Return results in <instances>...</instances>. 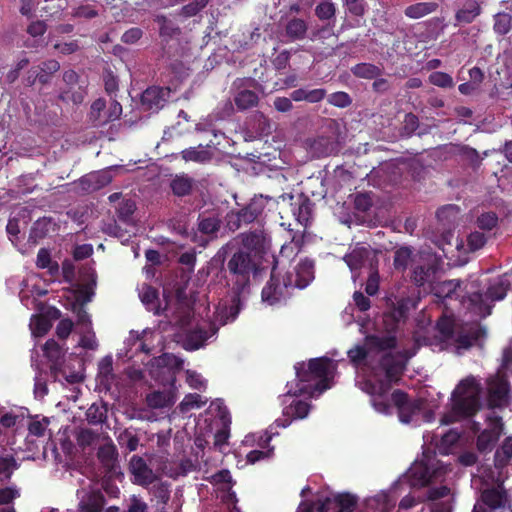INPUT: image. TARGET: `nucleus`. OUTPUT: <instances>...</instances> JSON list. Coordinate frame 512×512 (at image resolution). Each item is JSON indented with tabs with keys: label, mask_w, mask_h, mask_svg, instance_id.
Wrapping results in <instances>:
<instances>
[{
	"label": "nucleus",
	"mask_w": 512,
	"mask_h": 512,
	"mask_svg": "<svg viewBox=\"0 0 512 512\" xmlns=\"http://www.w3.org/2000/svg\"><path fill=\"white\" fill-rule=\"evenodd\" d=\"M328 102L333 106L345 108L351 104V98L348 93L338 91L329 96Z\"/></svg>",
	"instance_id": "56"
},
{
	"label": "nucleus",
	"mask_w": 512,
	"mask_h": 512,
	"mask_svg": "<svg viewBox=\"0 0 512 512\" xmlns=\"http://www.w3.org/2000/svg\"><path fill=\"white\" fill-rule=\"evenodd\" d=\"M187 383L191 389H205L207 383L203 377L195 371H187Z\"/></svg>",
	"instance_id": "58"
},
{
	"label": "nucleus",
	"mask_w": 512,
	"mask_h": 512,
	"mask_svg": "<svg viewBox=\"0 0 512 512\" xmlns=\"http://www.w3.org/2000/svg\"><path fill=\"white\" fill-rule=\"evenodd\" d=\"M512 18L509 14L501 13L495 18L494 29L500 35L507 34L511 29Z\"/></svg>",
	"instance_id": "50"
},
{
	"label": "nucleus",
	"mask_w": 512,
	"mask_h": 512,
	"mask_svg": "<svg viewBox=\"0 0 512 512\" xmlns=\"http://www.w3.org/2000/svg\"><path fill=\"white\" fill-rule=\"evenodd\" d=\"M16 469L17 463L13 456H0V481L10 479Z\"/></svg>",
	"instance_id": "42"
},
{
	"label": "nucleus",
	"mask_w": 512,
	"mask_h": 512,
	"mask_svg": "<svg viewBox=\"0 0 512 512\" xmlns=\"http://www.w3.org/2000/svg\"><path fill=\"white\" fill-rule=\"evenodd\" d=\"M272 454V449L263 451V450H252L247 454V462L250 464H254L257 461L270 458Z\"/></svg>",
	"instance_id": "61"
},
{
	"label": "nucleus",
	"mask_w": 512,
	"mask_h": 512,
	"mask_svg": "<svg viewBox=\"0 0 512 512\" xmlns=\"http://www.w3.org/2000/svg\"><path fill=\"white\" fill-rule=\"evenodd\" d=\"M128 512H147V504L136 496H133Z\"/></svg>",
	"instance_id": "64"
},
{
	"label": "nucleus",
	"mask_w": 512,
	"mask_h": 512,
	"mask_svg": "<svg viewBox=\"0 0 512 512\" xmlns=\"http://www.w3.org/2000/svg\"><path fill=\"white\" fill-rule=\"evenodd\" d=\"M437 8L438 3L435 1L418 2L409 5L406 10H404V14H406V17L411 19H419L432 12H435Z\"/></svg>",
	"instance_id": "31"
},
{
	"label": "nucleus",
	"mask_w": 512,
	"mask_h": 512,
	"mask_svg": "<svg viewBox=\"0 0 512 512\" xmlns=\"http://www.w3.org/2000/svg\"><path fill=\"white\" fill-rule=\"evenodd\" d=\"M154 336V332L148 331H144L141 338H139L137 335L131 334L127 340V345L132 343L135 346V350H140L143 353L148 354L150 353V347L147 344V341Z\"/></svg>",
	"instance_id": "43"
},
{
	"label": "nucleus",
	"mask_w": 512,
	"mask_h": 512,
	"mask_svg": "<svg viewBox=\"0 0 512 512\" xmlns=\"http://www.w3.org/2000/svg\"><path fill=\"white\" fill-rule=\"evenodd\" d=\"M25 426L24 411L20 409L8 410L0 405V447L9 448L15 454L21 450L22 446L17 444V439L23 436Z\"/></svg>",
	"instance_id": "10"
},
{
	"label": "nucleus",
	"mask_w": 512,
	"mask_h": 512,
	"mask_svg": "<svg viewBox=\"0 0 512 512\" xmlns=\"http://www.w3.org/2000/svg\"><path fill=\"white\" fill-rule=\"evenodd\" d=\"M210 409L211 411L217 412V417L221 422L220 429H218L214 435V445L219 450H222L223 446L226 445L227 439L229 437L230 418L228 416L226 407L219 399L211 403Z\"/></svg>",
	"instance_id": "22"
},
{
	"label": "nucleus",
	"mask_w": 512,
	"mask_h": 512,
	"mask_svg": "<svg viewBox=\"0 0 512 512\" xmlns=\"http://www.w3.org/2000/svg\"><path fill=\"white\" fill-rule=\"evenodd\" d=\"M130 471L134 478V483L141 486H148L158 479V475L147 465L139 456H132L130 460Z\"/></svg>",
	"instance_id": "23"
},
{
	"label": "nucleus",
	"mask_w": 512,
	"mask_h": 512,
	"mask_svg": "<svg viewBox=\"0 0 512 512\" xmlns=\"http://www.w3.org/2000/svg\"><path fill=\"white\" fill-rule=\"evenodd\" d=\"M139 298L146 309L153 311L155 314L160 313V307L157 305V290L148 284H143L139 289Z\"/></svg>",
	"instance_id": "32"
},
{
	"label": "nucleus",
	"mask_w": 512,
	"mask_h": 512,
	"mask_svg": "<svg viewBox=\"0 0 512 512\" xmlns=\"http://www.w3.org/2000/svg\"><path fill=\"white\" fill-rule=\"evenodd\" d=\"M170 89L168 87L152 86L146 88L141 95V106L146 111H159L168 100Z\"/></svg>",
	"instance_id": "20"
},
{
	"label": "nucleus",
	"mask_w": 512,
	"mask_h": 512,
	"mask_svg": "<svg viewBox=\"0 0 512 512\" xmlns=\"http://www.w3.org/2000/svg\"><path fill=\"white\" fill-rule=\"evenodd\" d=\"M297 380L287 384V391L282 395L284 420L277 419L276 424L288 426L294 419H305L310 405L305 399L316 397L331 388V381L336 372V362L323 357L301 362L295 365Z\"/></svg>",
	"instance_id": "3"
},
{
	"label": "nucleus",
	"mask_w": 512,
	"mask_h": 512,
	"mask_svg": "<svg viewBox=\"0 0 512 512\" xmlns=\"http://www.w3.org/2000/svg\"><path fill=\"white\" fill-rule=\"evenodd\" d=\"M198 227L201 232L211 234L218 230L219 222L215 218H204L200 220Z\"/></svg>",
	"instance_id": "59"
},
{
	"label": "nucleus",
	"mask_w": 512,
	"mask_h": 512,
	"mask_svg": "<svg viewBox=\"0 0 512 512\" xmlns=\"http://www.w3.org/2000/svg\"><path fill=\"white\" fill-rule=\"evenodd\" d=\"M112 180L111 168L87 174L80 180L82 189L90 192L101 189Z\"/></svg>",
	"instance_id": "25"
},
{
	"label": "nucleus",
	"mask_w": 512,
	"mask_h": 512,
	"mask_svg": "<svg viewBox=\"0 0 512 512\" xmlns=\"http://www.w3.org/2000/svg\"><path fill=\"white\" fill-rule=\"evenodd\" d=\"M481 501L492 511L503 508L508 501L507 491L503 484H500L497 488L484 489L481 493Z\"/></svg>",
	"instance_id": "24"
},
{
	"label": "nucleus",
	"mask_w": 512,
	"mask_h": 512,
	"mask_svg": "<svg viewBox=\"0 0 512 512\" xmlns=\"http://www.w3.org/2000/svg\"><path fill=\"white\" fill-rule=\"evenodd\" d=\"M207 398L202 397L197 393L187 394L180 404V409L183 413H187L193 409H198L207 403Z\"/></svg>",
	"instance_id": "37"
},
{
	"label": "nucleus",
	"mask_w": 512,
	"mask_h": 512,
	"mask_svg": "<svg viewBox=\"0 0 512 512\" xmlns=\"http://www.w3.org/2000/svg\"><path fill=\"white\" fill-rule=\"evenodd\" d=\"M394 504L395 500L392 499L386 491H381L365 500L366 508L373 512H390Z\"/></svg>",
	"instance_id": "27"
},
{
	"label": "nucleus",
	"mask_w": 512,
	"mask_h": 512,
	"mask_svg": "<svg viewBox=\"0 0 512 512\" xmlns=\"http://www.w3.org/2000/svg\"><path fill=\"white\" fill-rule=\"evenodd\" d=\"M512 458V437H507L500 448L495 452L494 464L498 469H503L507 466Z\"/></svg>",
	"instance_id": "34"
},
{
	"label": "nucleus",
	"mask_w": 512,
	"mask_h": 512,
	"mask_svg": "<svg viewBox=\"0 0 512 512\" xmlns=\"http://www.w3.org/2000/svg\"><path fill=\"white\" fill-rule=\"evenodd\" d=\"M482 387L474 376L460 381L450 395V423L454 417H474L482 408Z\"/></svg>",
	"instance_id": "8"
},
{
	"label": "nucleus",
	"mask_w": 512,
	"mask_h": 512,
	"mask_svg": "<svg viewBox=\"0 0 512 512\" xmlns=\"http://www.w3.org/2000/svg\"><path fill=\"white\" fill-rule=\"evenodd\" d=\"M122 106L119 102L109 99L107 105L104 99H97L90 107V120L95 125H104L119 118L122 114Z\"/></svg>",
	"instance_id": "16"
},
{
	"label": "nucleus",
	"mask_w": 512,
	"mask_h": 512,
	"mask_svg": "<svg viewBox=\"0 0 512 512\" xmlns=\"http://www.w3.org/2000/svg\"><path fill=\"white\" fill-rule=\"evenodd\" d=\"M210 480L214 485L218 486L219 489L224 491H229L232 487L231 475L227 470H222L217 474H213L210 477Z\"/></svg>",
	"instance_id": "46"
},
{
	"label": "nucleus",
	"mask_w": 512,
	"mask_h": 512,
	"mask_svg": "<svg viewBox=\"0 0 512 512\" xmlns=\"http://www.w3.org/2000/svg\"><path fill=\"white\" fill-rule=\"evenodd\" d=\"M487 406L489 409L503 408L507 406L510 395V383L508 377L498 372L486 380Z\"/></svg>",
	"instance_id": "11"
},
{
	"label": "nucleus",
	"mask_w": 512,
	"mask_h": 512,
	"mask_svg": "<svg viewBox=\"0 0 512 512\" xmlns=\"http://www.w3.org/2000/svg\"><path fill=\"white\" fill-rule=\"evenodd\" d=\"M73 329V322L70 319H63L56 327V335L60 338L66 339Z\"/></svg>",
	"instance_id": "60"
},
{
	"label": "nucleus",
	"mask_w": 512,
	"mask_h": 512,
	"mask_svg": "<svg viewBox=\"0 0 512 512\" xmlns=\"http://www.w3.org/2000/svg\"><path fill=\"white\" fill-rule=\"evenodd\" d=\"M486 241H487V239H486V236L484 235V233L479 232V231H474V232L470 233V235L468 236V239H467L469 251L480 250L481 248L484 247V245L486 244Z\"/></svg>",
	"instance_id": "53"
},
{
	"label": "nucleus",
	"mask_w": 512,
	"mask_h": 512,
	"mask_svg": "<svg viewBox=\"0 0 512 512\" xmlns=\"http://www.w3.org/2000/svg\"><path fill=\"white\" fill-rule=\"evenodd\" d=\"M454 317L450 314V349L456 356H463L473 347L482 350L488 335L487 328L481 323H471L454 327Z\"/></svg>",
	"instance_id": "9"
},
{
	"label": "nucleus",
	"mask_w": 512,
	"mask_h": 512,
	"mask_svg": "<svg viewBox=\"0 0 512 512\" xmlns=\"http://www.w3.org/2000/svg\"><path fill=\"white\" fill-rule=\"evenodd\" d=\"M412 262V250L409 248H400L395 251L394 266L398 270L407 269Z\"/></svg>",
	"instance_id": "44"
},
{
	"label": "nucleus",
	"mask_w": 512,
	"mask_h": 512,
	"mask_svg": "<svg viewBox=\"0 0 512 512\" xmlns=\"http://www.w3.org/2000/svg\"><path fill=\"white\" fill-rule=\"evenodd\" d=\"M425 449L394 487L407 482L411 487H429L427 498L436 501L447 494V467L438 456L448 455V431L424 435Z\"/></svg>",
	"instance_id": "4"
},
{
	"label": "nucleus",
	"mask_w": 512,
	"mask_h": 512,
	"mask_svg": "<svg viewBox=\"0 0 512 512\" xmlns=\"http://www.w3.org/2000/svg\"><path fill=\"white\" fill-rule=\"evenodd\" d=\"M356 498L350 494H335L327 497L317 506L319 512H352L356 505Z\"/></svg>",
	"instance_id": "21"
},
{
	"label": "nucleus",
	"mask_w": 512,
	"mask_h": 512,
	"mask_svg": "<svg viewBox=\"0 0 512 512\" xmlns=\"http://www.w3.org/2000/svg\"><path fill=\"white\" fill-rule=\"evenodd\" d=\"M315 14L322 20H328L335 15V6L331 1L324 0L315 7Z\"/></svg>",
	"instance_id": "48"
},
{
	"label": "nucleus",
	"mask_w": 512,
	"mask_h": 512,
	"mask_svg": "<svg viewBox=\"0 0 512 512\" xmlns=\"http://www.w3.org/2000/svg\"><path fill=\"white\" fill-rule=\"evenodd\" d=\"M182 158L186 162H195L205 164L212 160V152L205 146L190 147L181 152Z\"/></svg>",
	"instance_id": "29"
},
{
	"label": "nucleus",
	"mask_w": 512,
	"mask_h": 512,
	"mask_svg": "<svg viewBox=\"0 0 512 512\" xmlns=\"http://www.w3.org/2000/svg\"><path fill=\"white\" fill-rule=\"evenodd\" d=\"M311 214V203L304 199L299 203L297 209H294V215L301 225H307Z\"/></svg>",
	"instance_id": "47"
},
{
	"label": "nucleus",
	"mask_w": 512,
	"mask_h": 512,
	"mask_svg": "<svg viewBox=\"0 0 512 512\" xmlns=\"http://www.w3.org/2000/svg\"><path fill=\"white\" fill-rule=\"evenodd\" d=\"M51 222L47 219H42L37 221L34 226H32V231H30V238L39 239L43 238L50 229Z\"/></svg>",
	"instance_id": "54"
},
{
	"label": "nucleus",
	"mask_w": 512,
	"mask_h": 512,
	"mask_svg": "<svg viewBox=\"0 0 512 512\" xmlns=\"http://www.w3.org/2000/svg\"><path fill=\"white\" fill-rule=\"evenodd\" d=\"M28 427V434L24 439V444L22 445L23 450L34 451L38 448V443H44L51 438V433L48 429L49 420L48 418H34L28 423L26 422Z\"/></svg>",
	"instance_id": "17"
},
{
	"label": "nucleus",
	"mask_w": 512,
	"mask_h": 512,
	"mask_svg": "<svg viewBox=\"0 0 512 512\" xmlns=\"http://www.w3.org/2000/svg\"><path fill=\"white\" fill-rule=\"evenodd\" d=\"M175 401V396L172 390L154 391L146 395V403L153 409L165 408L172 405Z\"/></svg>",
	"instance_id": "30"
},
{
	"label": "nucleus",
	"mask_w": 512,
	"mask_h": 512,
	"mask_svg": "<svg viewBox=\"0 0 512 512\" xmlns=\"http://www.w3.org/2000/svg\"><path fill=\"white\" fill-rule=\"evenodd\" d=\"M47 293L46 288L41 283L38 275L32 274L26 276L21 283L19 297L22 305L27 308H32L37 305V297L43 296Z\"/></svg>",
	"instance_id": "19"
},
{
	"label": "nucleus",
	"mask_w": 512,
	"mask_h": 512,
	"mask_svg": "<svg viewBox=\"0 0 512 512\" xmlns=\"http://www.w3.org/2000/svg\"><path fill=\"white\" fill-rule=\"evenodd\" d=\"M480 14V6L476 0H468L455 14V25L472 23Z\"/></svg>",
	"instance_id": "28"
},
{
	"label": "nucleus",
	"mask_w": 512,
	"mask_h": 512,
	"mask_svg": "<svg viewBox=\"0 0 512 512\" xmlns=\"http://www.w3.org/2000/svg\"><path fill=\"white\" fill-rule=\"evenodd\" d=\"M272 198L266 196H255L249 204L239 213H230L227 215V225L230 230H236L241 223H252L263 213L269 201Z\"/></svg>",
	"instance_id": "14"
},
{
	"label": "nucleus",
	"mask_w": 512,
	"mask_h": 512,
	"mask_svg": "<svg viewBox=\"0 0 512 512\" xmlns=\"http://www.w3.org/2000/svg\"><path fill=\"white\" fill-rule=\"evenodd\" d=\"M96 285V276L90 273V282L70 290L66 294V307L70 308L77 316V324L80 327L79 346L84 349L96 350L98 342L95 332L91 327V317L83 308L85 304L91 302L94 297V288Z\"/></svg>",
	"instance_id": "7"
},
{
	"label": "nucleus",
	"mask_w": 512,
	"mask_h": 512,
	"mask_svg": "<svg viewBox=\"0 0 512 512\" xmlns=\"http://www.w3.org/2000/svg\"><path fill=\"white\" fill-rule=\"evenodd\" d=\"M497 223L498 216L494 212L483 213L477 218V226L483 230L489 231L492 228H495L497 226Z\"/></svg>",
	"instance_id": "49"
},
{
	"label": "nucleus",
	"mask_w": 512,
	"mask_h": 512,
	"mask_svg": "<svg viewBox=\"0 0 512 512\" xmlns=\"http://www.w3.org/2000/svg\"><path fill=\"white\" fill-rule=\"evenodd\" d=\"M183 360L172 354H163L150 363L151 376L161 384L174 383V370L180 369Z\"/></svg>",
	"instance_id": "13"
},
{
	"label": "nucleus",
	"mask_w": 512,
	"mask_h": 512,
	"mask_svg": "<svg viewBox=\"0 0 512 512\" xmlns=\"http://www.w3.org/2000/svg\"><path fill=\"white\" fill-rule=\"evenodd\" d=\"M117 456L116 448L112 442H106L99 447L98 457L105 466H111Z\"/></svg>",
	"instance_id": "41"
},
{
	"label": "nucleus",
	"mask_w": 512,
	"mask_h": 512,
	"mask_svg": "<svg viewBox=\"0 0 512 512\" xmlns=\"http://www.w3.org/2000/svg\"><path fill=\"white\" fill-rule=\"evenodd\" d=\"M343 260L348 264L352 272V279L356 281L359 276L358 271L364 267L372 269L376 267L375 253L368 247L360 246L353 249L343 257Z\"/></svg>",
	"instance_id": "18"
},
{
	"label": "nucleus",
	"mask_w": 512,
	"mask_h": 512,
	"mask_svg": "<svg viewBox=\"0 0 512 512\" xmlns=\"http://www.w3.org/2000/svg\"><path fill=\"white\" fill-rule=\"evenodd\" d=\"M20 497V491L16 486L0 488V512H16L14 500Z\"/></svg>",
	"instance_id": "33"
},
{
	"label": "nucleus",
	"mask_w": 512,
	"mask_h": 512,
	"mask_svg": "<svg viewBox=\"0 0 512 512\" xmlns=\"http://www.w3.org/2000/svg\"><path fill=\"white\" fill-rule=\"evenodd\" d=\"M487 427L477 437L476 447L480 453L490 452L496 447L504 430V423L500 416L486 417Z\"/></svg>",
	"instance_id": "15"
},
{
	"label": "nucleus",
	"mask_w": 512,
	"mask_h": 512,
	"mask_svg": "<svg viewBox=\"0 0 512 512\" xmlns=\"http://www.w3.org/2000/svg\"><path fill=\"white\" fill-rule=\"evenodd\" d=\"M258 102L256 93L249 89L241 90L234 96V103L240 110H247L254 107Z\"/></svg>",
	"instance_id": "36"
},
{
	"label": "nucleus",
	"mask_w": 512,
	"mask_h": 512,
	"mask_svg": "<svg viewBox=\"0 0 512 512\" xmlns=\"http://www.w3.org/2000/svg\"><path fill=\"white\" fill-rule=\"evenodd\" d=\"M379 281V273L376 271V267H373L370 269V274L368 276L365 287V291L368 295L373 296L376 294V292L379 290Z\"/></svg>",
	"instance_id": "55"
},
{
	"label": "nucleus",
	"mask_w": 512,
	"mask_h": 512,
	"mask_svg": "<svg viewBox=\"0 0 512 512\" xmlns=\"http://www.w3.org/2000/svg\"><path fill=\"white\" fill-rule=\"evenodd\" d=\"M209 0H194L182 8L181 14L185 18L195 16L199 11L204 9Z\"/></svg>",
	"instance_id": "52"
},
{
	"label": "nucleus",
	"mask_w": 512,
	"mask_h": 512,
	"mask_svg": "<svg viewBox=\"0 0 512 512\" xmlns=\"http://www.w3.org/2000/svg\"><path fill=\"white\" fill-rule=\"evenodd\" d=\"M118 441H120V445L122 447H125L130 452L136 450L139 445L138 438L129 431H125L124 433H122Z\"/></svg>",
	"instance_id": "57"
},
{
	"label": "nucleus",
	"mask_w": 512,
	"mask_h": 512,
	"mask_svg": "<svg viewBox=\"0 0 512 512\" xmlns=\"http://www.w3.org/2000/svg\"><path fill=\"white\" fill-rule=\"evenodd\" d=\"M298 251L299 247L294 242L282 246L275 260L270 281L262 289L263 303L276 305L285 300L293 289H303L314 279V263L308 258L297 262L294 260L286 268V261Z\"/></svg>",
	"instance_id": "5"
},
{
	"label": "nucleus",
	"mask_w": 512,
	"mask_h": 512,
	"mask_svg": "<svg viewBox=\"0 0 512 512\" xmlns=\"http://www.w3.org/2000/svg\"><path fill=\"white\" fill-rule=\"evenodd\" d=\"M353 73L357 77L373 79L381 74V69L370 63H360L353 67Z\"/></svg>",
	"instance_id": "39"
},
{
	"label": "nucleus",
	"mask_w": 512,
	"mask_h": 512,
	"mask_svg": "<svg viewBox=\"0 0 512 512\" xmlns=\"http://www.w3.org/2000/svg\"><path fill=\"white\" fill-rule=\"evenodd\" d=\"M355 305L359 310L366 311L370 307V301L361 292H355L353 296Z\"/></svg>",
	"instance_id": "63"
},
{
	"label": "nucleus",
	"mask_w": 512,
	"mask_h": 512,
	"mask_svg": "<svg viewBox=\"0 0 512 512\" xmlns=\"http://www.w3.org/2000/svg\"><path fill=\"white\" fill-rule=\"evenodd\" d=\"M79 485L80 488L77 490L79 509L83 512H100L104 498L98 484L90 478H83L79 481Z\"/></svg>",
	"instance_id": "12"
},
{
	"label": "nucleus",
	"mask_w": 512,
	"mask_h": 512,
	"mask_svg": "<svg viewBox=\"0 0 512 512\" xmlns=\"http://www.w3.org/2000/svg\"><path fill=\"white\" fill-rule=\"evenodd\" d=\"M43 351L50 362V368L54 372H62L65 354L61 346L54 339H49L46 341Z\"/></svg>",
	"instance_id": "26"
},
{
	"label": "nucleus",
	"mask_w": 512,
	"mask_h": 512,
	"mask_svg": "<svg viewBox=\"0 0 512 512\" xmlns=\"http://www.w3.org/2000/svg\"><path fill=\"white\" fill-rule=\"evenodd\" d=\"M263 237L258 233L243 234L241 243L234 240L217 251L208 265L212 276L210 293L223 294L215 307L214 319L193 320L186 333L184 346L196 350L213 338L219 326L233 321L239 313V295L255 271L254 256Z\"/></svg>",
	"instance_id": "2"
},
{
	"label": "nucleus",
	"mask_w": 512,
	"mask_h": 512,
	"mask_svg": "<svg viewBox=\"0 0 512 512\" xmlns=\"http://www.w3.org/2000/svg\"><path fill=\"white\" fill-rule=\"evenodd\" d=\"M462 283L460 279H450V300L458 299L461 305L468 310L477 311L482 317L490 315L493 311V306L487 304V301L490 303L502 301L511 289V281L506 274L490 280L484 293L477 291L461 295L458 290Z\"/></svg>",
	"instance_id": "6"
},
{
	"label": "nucleus",
	"mask_w": 512,
	"mask_h": 512,
	"mask_svg": "<svg viewBox=\"0 0 512 512\" xmlns=\"http://www.w3.org/2000/svg\"><path fill=\"white\" fill-rule=\"evenodd\" d=\"M37 266L41 269H47L51 275L58 271V265L52 262L50 253L46 249H41L37 255Z\"/></svg>",
	"instance_id": "45"
},
{
	"label": "nucleus",
	"mask_w": 512,
	"mask_h": 512,
	"mask_svg": "<svg viewBox=\"0 0 512 512\" xmlns=\"http://www.w3.org/2000/svg\"><path fill=\"white\" fill-rule=\"evenodd\" d=\"M141 36L142 31L140 28H130L123 34L122 41L127 44H134L141 38Z\"/></svg>",
	"instance_id": "62"
},
{
	"label": "nucleus",
	"mask_w": 512,
	"mask_h": 512,
	"mask_svg": "<svg viewBox=\"0 0 512 512\" xmlns=\"http://www.w3.org/2000/svg\"><path fill=\"white\" fill-rule=\"evenodd\" d=\"M409 301L401 299L383 318L388 335H370L361 345L348 351V359L357 370L356 384L370 397V404L376 413L388 416L397 409L398 419L403 424L419 426L435 419L432 408H438V400L419 398L408 400L400 390L389 393L391 384L397 381L408 354L392 355L395 337L391 334L398 323L407 316Z\"/></svg>",
	"instance_id": "1"
},
{
	"label": "nucleus",
	"mask_w": 512,
	"mask_h": 512,
	"mask_svg": "<svg viewBox=\"0 0 512 512\" xmlns=\"http://www.w3.org/2000/svg\"><path fill=\"white\" fill-rule=\"evenodd\" d=\"M170 187L174 195L183 197V195H188L191 192L193 179L187 175H178L172 179Z\"/></svg>",
	"instance_id": "35"
},
{
	"label": "nucleus",
	"mask_w": 512,
	"mask_h": 512,
	"mask_svg": "<svg viewBox=\"0 0 512 512\" xmlns=\"http://www.w3.org/2000/svg\"><path fill=\"white\" fill-rule=\"evenodd\" d=\"M306 31L307 25L301 19L290 20L286 25V35L292 39H302Z\"/></svg>",
	"instance_id": "40"
},
{
	"label": "nucleus",
	"mask_w": 512,
	"mask_h": 512,
	"mask_svg": "<svg viewBox=\"0 0 512 512\" xmlns=\"http://www.w3.org/2000/svg\"><path fill=\"white\" fill-rule=\"evenodd\" d=\"M106 417V411L103 406L93 404L87 409L86 419L93 424L102 422Z\"/></svg>",
	"instance_id": "51"
},
{
	"label": "nucleus",
	"mask_w": 512,
	"mask_h": 512,
	"mask_svg": "<svg viewBox=\"0 0 512 512\" xmlns=\"http://www.w3.org/2000/svg\"><path fill=\"white\" fill-rule=\"evenodd\" d=\"M29 327L30 331H32V335L38 337L47 333L51 328V324L44 316L34 315L32 319H30Z\"/></svg>",
	"instance_id": "38"
}]
</instances>
